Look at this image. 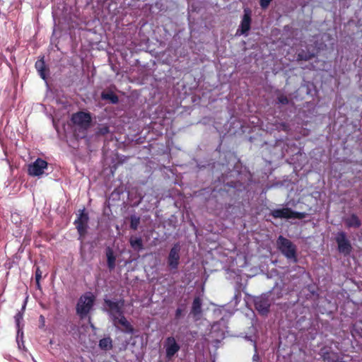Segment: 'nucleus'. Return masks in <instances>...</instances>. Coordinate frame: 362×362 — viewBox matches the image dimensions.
<instances>
[{
  "label": "nucleus",
  "instance_id": "f257e3e1",
  "mask_svg": "<svg viewBox=\"0 0 362 362\" xmlns=\"http://www.w3.org/2000/svg\"><path fill=\"white\" fill-rule=\"evenodd\" d=\"M276 244L279 251L288 259L292 260L294 263L298 262L296 246L289 239L279 235Z\"/></svg>",
  "mask_w": 362,
  "mask_h": 362
},
{
  "label": "nucleus",
  "instance_id": "f03ea898",
  "mask_svg": "<svg viewBox=\"0 0 362 362\" xmlns=\"http://www.w3.org/2000/svg\"><path fill=\"white\" fill-rule=\"evenodd\" d=\"M95 297L91 293L82 295L76 304V311L81 320L85 319L93 309Z\"/></svg>",
  "mask_w": 362,
  "mask_h": 362
},
{
  "label": "nucleus",
  "instance_id": "7ed1b4c3",
  "mask_svg": "<svg viewBox=\"0 0 362 362\" xmlns=\"http://www.w3.org/2000/svg\"><path fill=\"white\" fill-rule=\"evenodd\" d=\"M180 249L179 243L174 244L167 257L168 267L173 274L176 273L178 269L180 261Z\"/></svg>",
  "mask_w": 362,
  "mask_h": 362
},
{
  "label": "nucleus",
  "instance_id": "20e7f679",
  "mask_svg": "<svg viewBox=\"0 0 362 362\" xmlns=\"http://www.w3.org/2000/svg\"><path fill=\"white\" fill-rule=\"evenodd\" d=\"M270 215L274 218H298L303 219L306 217V213L294 211L291 209L286 207L276 209L270 212Z\"/></svg>",
  "mask_w": 362,
  "mask_h": 362
},
{
  "label": "nucleus",
  "instance_id": "39448f33",
  "mask_svg": "<svg viewBox=\"0 0 362 362\" xmlns=\"http://www.w3.org/2000/svg\"><path fill=\"white\" fill-rule=\"evenodd\" d=\"M88 221V214L86 212L85 209L80 210L78 218L74 221V224L76 225V228L79 235L78 240H80L81 242L83 241V239L87 233Z\"/></svg>",
  "mask_w": 362,
  "mask_h": 362
},
{
  "label": "nucleus",
  "instance_id": "423d86ee",
  "mask_svg": "<svg viewBox=\"0 0 362 362\" xmlns=\"http://www.w3.org/2000/svg\"><path fill=\"white\" fill-rule=\"evenodd\" d=\"M337 244L338 251L344 256H348L352 251V246L350 241L347 239L346 234L344 231L339 232L335 238Z\"/></svg>",
  "mask_w": 362,
  "mask_h": 362
},
{
  "label": "nucleus",
  "instance_id": "0eeeda50",
  "mask_svg": "<svg viewBox=\"0 0 362 362\" xmlns=\"http://www.w3.org/2000/svg\"><path fill=\"white\" fill-rule=\"evenodd\" d=\"M105 305L108 308L110 315L112 317L114 321L117 320L119 315L123 314V307L124 305V300L120 299L116 302L110 299L104 300Z\"/></svg>",
  "mask_w": 362,
  "mask_h": 362
},
{
  "label": "nucleus",
  "instance_id": "6e6552de",
  "mask_svg": "<svg viewBox=\"0 0 362 362\" xmlns=\"http://www.w3.org/2000/svg\"><path fill=\"white\" fill-rule=\"evenodd\" d=\"M71 121L81 128L87 129L90 125L92 119L89 112L79 111L72 115Z\"/></svg>",
  "mask_w": 362,
  "mask_h": 362
},
{
  "label": "nucleus",
  "instance_id": "1a4fd4ad",
  "mask_svg": "<svg viewBox=\"0 0 362 362\" xmlns=\"http://www.w3.org/2000/svg\"><path fill=\"white\" fill-rule=\"evenodd\" d=\"M47 161L42 158H37L35 162L28 165V175L31 176H40L44 173V170L47 168Z\"/></svg>",
  "mask_w": 362,
  "mask_h": 362
},
{
  "label": "nucleus",
  "instance_id": "9d476101",
  "mask_svg": "<svg viewBox=\"0 0 362 362\" xmlns=\"http://www.w3.org/2000/svg\"><path fill=\"white\" fill-rule=\"evenodd\" d=\"M254 305L256 310L261 315H267L269 312L271 302L269 296L267 295H262L255 298Z\"/></svg>",
  "mask_w": 362,
  "mask_h": 362
},
{
  "label": "nucleus",
  "instance_id": "9b49d317",
  "mask_svg": "<svg viewBox=\"0 0 362 362\" xmlns=\"http://www.w3.org/2000/svg\"><path fill=\"white\" fill-rule=\"evenodd\" d=\"M165 356L170 360L180 349V346L177 343L175 337H168L164 342Z\"/></svg>",
  "mask_w": 362,
  "mask_h": 362
},
{
  "label": "nucleus",
  "instance_id": "f8f14e48",
  "mask_svg": "<svg viewBox=\"0 0 362 362\" xmlns=\"http://www.w3.org/2000/svg\"><path fill=\"white\" fill-rule=\"evenodd\" d=\"M252 18L251 10L250 8L244 9V14L240 25V30L241 34H246L251 28Z\"/></svg>",
  "mask_w": 362,
  "mask_h": 362
},
{
  "label": "nucleus",
  "instance_id": "ddd939ff",
  "mask_svg": "<svg viewBox=\"0 0 362 362\" xmlns=\"http://www.w3.org/2000/svg\"><path fill=\"white\" fill-rule=\"evenodd\" d=\"M190 313L193 315L195 320L200 319L202 314V300L199 296L194 298Z\"/></svg>",
  "mask_w": 362,
  "mask_h": 362
},
{
  "label": "nucleus",
  "instance_id": "4468645a",
  "mask_svg": "<svg viewBox=\"0 0 362 362\" xmlns=\"http://www.w3.org/2000/svg\"><path fill=\"white\" fill-rule=\"evenodd\" d=\"M344 223L348 228H358L361 226V221L355 214H352L349 217L344 219Z\"/></svg>",
  "mask_w": 362,
  "mask_h": 362
},
{
  "label": "nucleus",
  "instance_id": "2eb2a0df",
  "mask_svg": "<svg viewBox=\"0 0 362 362\" xmlns=\"http://www.w3.org/2000/svg\"><path fill=\"white\" fill-rule=\"evenodd\" d=\"M105 255L107 257V264L110 271L113 270L116 265V256L114 254L113 250L107 247L105 250Z\"/></svg>",
  "mask_w": 362,
  "mask_h": 362
},
{
  "label": "nucleus",
  "instance_id": "dca6fc26",
  "mask_svg": "<svg viewBox=\"0 0 362 362\" xmlns=\"http://www.w3.org/2000/svg\"><path fill=\"white\" fill-rule=\"evenodd\" d=\"M129 244L136 252H140L144 250V243L141 237L132 236L129 239Z\"/></svg>",
  "mask_w": 362,
  "mask_h": 362
},
{
  "label": "nucleus",
  "instance_id": "f3484780",
  "mask_svg": "<svg viewBox=\"0 0 362 362\" xmlns=\"http://www.w3.org/2000/svg\"><path fill=\"white\" fill-rule=\"evenodd\" d=\"M35 67L37 69V71H38L40 77L42 79L45 80L47 78L46 72L47 71V69L46 67V65H45V63L44 61V57H42L40 59H38L35 62Z\"/></svg>",
  "mask_w": 362,
  "mask_h": 362
},
{
  "label": "nucleus",
  "instance_id": "a211bd4d",
  "mask_svg": "<svg viewBox=\"0 0 362 362\" xmlns=\"http://www.w3.org/2000/svg\"><path fill=\"white\" fill-rule=\"evenodd\" d=\"M101 98L105 100H110L112 104H117L119 102V97L111 90L102 92Z\"/></svg>",
  "mask_w": 362,
  "mask_h": 362
},
{
  "label": "nucleus",
  "instance_id": "6ab92c4d",
  "mask_svg": "<svg viewBox=\"0 0 362 362\" xmlns=\"http://www.w3.org/2000/svg\"><path fill=\"white\" fill-rule=\"evenodd\" d=\"M118 322L120 324L122 327H124L126 332L132 334L134 332V328L132 325L130 324V322H128L127 318L124 317V313L122 314V315H119L118 317Z\"/></svg>",
  "mask_w": 362,
  "mask_h": 362
},
{
  "label": "nucleus",
  "instance_id": "aec40b11",
  "mask_svg": "<svg viewBox=\"0 0 362 362\" xmlns=\"http://www.w3.org/2000/svg\"><path fill=\"white\" fill-rule=\"evenodd\" d=\"M315 57V54L310 52L308 49H301L297 54L298 61H308Z\"/></svg>",
  "mask_w": 362,
  "mask_h": 362
},
{
  "label": "nucleus",
  "instance_id": "412c9836",
  "mask_svg": "<svg viewBox=\"0 0 362 362\" xmlns=\"http://www.w3.org/2000/svg\"><path fill=\"white\" fill-rule=\"evenodd\" d=\"M99 347L102 350H105V351L112 349V339L110 337L101 339L99 341Z\"/></svg>",
  "mask_w": 362,
  "mask_h": 362
},
{
  "label": "nucleus",
  "instance_id": "4be33fe9",
  "mask_svg": "<svg viewBox=\"0 0 362 362\" xmlns=\"http://www.w3.org/2000/svg\"><path fill=\"white\" fill-rule=\"evenodd\" d=\"M140 223V218L136 216H131L130 217V228L131 229L136 230Z\"/></svg>",
  "mask_w": 362,
  "mask_h": 362
},
{
  "label": "nucleus",
  "instance_id": "5701e85b",
  "mask_svg": "<svg viewBox=\"0 0 362 362\" xmlns=\"http://www.w3.org/2000/svg\"><path fill=\"white\" fill-rule=\"evenodd\" d=\"M110 132V128L107 125H102L98 128L97 136H105Z\"/></svg>",
  "mask_w": 362,
  "mask_h": 362
},
{
  "label": "nucleus",
  "instance_id": "b1692460",
  "mask_svg": "<svg viewBox=\"0 0 362 362\" xmlns=\"http://www.w3.org/2000/svg\"><path fill=\"white\" fill-rule=\"evenodd\" d=\"M277 102L279 104L288 105L289 103V100L286 95H284V94H279L277 96Z\"/></svg>",
  "mask_w": 362,
  "mask_h": 362
},
{
  "label": "nucleus",
  "instance_id": "393cba45",
  "mask_svg": "<svg viewBox=\"0 0 362 362\" xmlns=\"http://www.w3.org/2000/svg\"><path fill=\"white\" fill-rule=\"evenodd\" d=\"M23 312H21V311H18L14 316L15 321H16V323L18 327L19 326L21 320H23Z\"/></svg>",
  "mask_w": 362,
  "mask_h": 362
},
{
  "label": "nucleus",
  "instance_id": "a878e982",
  "mask_svg": "<svg viewBox=\"0 0 362 362\" xmlns=\"http://www.w3.org/2000/svg\"><path fill=\"white\" fill-rule=\"evenodd\" d=\"M42 272L39 267H37L35 270V281H40Z\"/></svg>",
  "mask_w": 362,
  "mask_h": 362
},
{
  "label": "nucleus",
  "instance_id": "bb28decb",
  "mask_svg": "<svg viewBox=\"0 0 362 362\" xmlns=\"http://www.w3.org/2000/svg\"><path fill=\"white\" fill-rule=\"evenodd\" d=\"M321 352H322V356L324 360L325 361H329L330 360V357H329V352L326 351L325 348L322 349H321Z\"/></svg>",
  "mask_w": 362,
  "mask_h": 362
},
{
  "label": "nucleus",
  "instance_id": "cd10ccee",
  "mask_svg": "<svg viewBox=\"0 0 362 362\" xmlns=\"http://www.w3.org/2000/svg\"><path fill=\"white\" fill-rule=\"evenodd\" d=\"M39 323L40 329H44L45 327V318L42 315L39 317Z\"/></svg>",
  "mask_w": 362,
  "mask_h": 362
},
{
  "label": "nucleus",
  "instance_id": "c85d7f7f",
  "mask_svg": "<svg viewBox=\"0 0 362 362\" xmlns=\"http://www.w3.org/2000/svg\"><path fill=\"white\" fill-rule=\"evenodd\" d=\"M182 314V310L181 308H177L175 311V318L179 319Z\"/></svg>",
  "mask_w": 362,
  "mask_h": 362
},
{
  "label": "nucleus",
  "instance_id": "c756f323",
  "mask_svg": "<svg viewBox=\"0 0 362 362\" xmlns=\"http://www.w3.org/2000/svg\"><path fill=\"white\" fill-rule=\"evenodd\" d=\"M252 362H259V356L258 354L257 353V351L252 356Z\"/></svg>",
  "mask_w": 362,
  "mask_h": 362
},
{
  "label": "nucleus",
  "instance_id": "7c9ffc66",
  "mask_svg": "<svg viewBox=\"0 0 362 362\" xmlns=\"http://www.w3.org/2000/svg\"><path fill=\"white\" fill-rule=\"evenodd\" d=\"M281 126L282 127L283 130L287 132L288 130V125L286 123H281Z\"/></svg>",
  "mask_w": 362,
  "mask_h": 362
},
{
  "label": "nucleus",
  "instance_id": "2f4dec72",
  "mask_svg": "<svg viewBox=\"0 0 362 362\" xmlns=\"http://www.w3.org/2000/svg\"><path fill=\"white\" fill-rule=\"evenodd\" d=\"M36 282V287L38 289L41 288L40 282V281H35Z\"/></svg>",
  "mask_w": 362,
  "mask_h": 362
},
{
  "label": "nucleus",
  "instance_id": "473e14b6",
  "mask_svg": "<svg viewBox=\"0 0 362 362\" xmlns=\"http://www.w3.org/2000/svg\"><path fill=\"white\" fill-rule=\"evenodd\" d=\"M25 305L23 306L22 310H23L25 309Z\"/></svg>",
  "mask_w": 362,
  "mask_h": 362
}]
</instances>
